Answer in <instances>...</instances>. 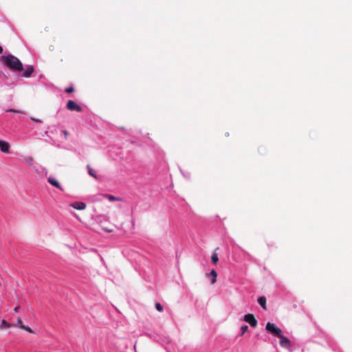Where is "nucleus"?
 Returning a JSON list of instances; mask_svg holds the SVG:
<instances>
[{
  "instance_id": "obj_1",
  "label": "nucleus",
  "mask_w": 352,
  "mask_h": 352,
  "mask_svg": "<svg viewBox=\"0 0 352 352\" xmlns=\"http://www.w3.org/2000/svg\"><path fill=\"white\" fill-rule=\"evenodd\" d=\"M3 63L6 67L14 72H21L23 71V66L20 60L13 55L3 56Z\"/></svg>"
},
{
  "instance_id": "obj_2",
  "label": "nucleus",
  "mask_w": 352,
  "mask_h": 352,
  "mask_svg": "<svg viewBox=\"0 0 352 352\" xmlns=\"http://www.w3.org/2000/svg\"><path fill=\"white\" fill-rule=\"evenodd\" d=\"M266 330L272 334L278 337L282 333V330L278 327L275 324L267 322L265 327Z\"/></svg>"
},
{
  "instance_id": "obj_3",
  "label": "nucleus",
  "mask_w": 352,
  "mask_h": 352,
  "mask_svg": "<svg viewBox=\"0 0 352 352\" xmlns=\"http://www.w3.org/2000/svg\"><path fill=\"white\" fill-rule=\"evenodd\" d=\"M244 320L249 323L252 327H256L257 326V320L254 316L252 314H248L244 316Z\"/></svg>"
},
{
  "instance_id": "obj_4",
  "label": "nucleus",
  "mask_w": 352,
  "mask_h": 352,
  "mask_svg": "<svg viewBox=\"0 0 352 352\" xmlns=\"http://www.w3.org/2000/svg\"><path fill=\"white\" fill-rule=\"evenodd\" d=\"M67 109L69 111H76L77 112H81L82 111V108L74 100H69L67 102Z\"/></svg>"
},
{
  "instance_id": "obj_5",
  "label": "nucleus",
  "mask_w": 352,
  "mask_h": 352,
  "mask_svg": "<svg viewBox=\"0 0 352 352\" xmlns=\"http://www.w3.org/2000/svg\"><path fill=\"white\" fill-rule=\"evenodd\" d=\"M280 341V345L285 349H289L290 347V340L287 337L284 336L283 333L280 334V336H278Z\"/></svg>"
},
{
  "instance_id": "obj_6",
  "label": "nucleus",
  "mask_w": 352,
  "mask_h": 352,
  "mask_svg": "<svg viewBox=\"0 0 352 352\" xmlns=\"http://www.w3.org/2000/svg\"><path fill=\"white\" fill-rule=\"evenodd\" d=\"M16 322L17 323H16V324H15L16 326L14 327H18L21 328V329H23V330H25V331H28V332H29L30 333H34L33 330L30 327L25 326L23 324L22 320H21V319L20 318H19L17 319Z\"/></svg>"
},
{
  "instance_id": "obj_7",
  "label": "nucleus",
  "mask_w": 352,
  "mask_h": 352,
  "mask_svg": "<svg viewBox=\"0 0 352 352\" xmlns=\"http://www.w3.org/2000/svg\"><path fill=\"white\" fill-rule=\"evenodd\" d=\"M10 144L8 142L0 140V150L3 153H8L10 149Z\"/></svg>"
},
{
  "instance_id": "obj_8",
  "label": "nucleus",
  "mask_w": 352,
  "mask_h": 352,
  "mask_svg": "<svg viewBox=\"0 0 352 352\" xmlns=\"http://www.w3.org/2000/svg\"><path fill=\"white\" fill-rule=\"evenodd\" d=\"M71 206L76 210H84L86 204L84 202L77 201L71 204Z\"/></svg>"
},
{
  "instance_id": "obj_9",
  "label": "nucleus",
  "mask_w": 352,
  "mask_h": 352,
  "mask_svg": "<svg viewBox=\"0 0 352 352\" xmlns=\"http://www.w3.org/2000/svg\"><path fill=\"white\" fill-rule=\"evenodd\" d=\"M34 72V67L33 66H28L24 71L22 74L23 77L28 78L31 76V74Z\"/></svg>"
},
{
  "instance_id": "obj_10",
  "label": "nucleus",
  "mask_w": 352,
  "mask_h": 352,
  "mask_svg": "<svg viewBox=\"0 0 352 352\" xmlns=\"http://www.w3.org/2000/svg\"><path fill=\"white\" fill-rule=\"evenodd\" d=\"M48 182L52 184V186H55L57 188H59L61 190H63V188L60 186L59 183L57 180H56L54 178L49 177L47 179Z\"/></svg>"
},
{
  "instance_id": "obj_11",
  "label": "nucleus",
  "mask_w": 352,
  "mask_h": 352,
  "mask_svg": "<svg viewBox=\"0 0 352 352\" xmlns=\"http://www.w3.org/2000/svg\"><path fill=\"white\" fill-rule=\"evenodd\" d=\"M266 298L265 296H261L258 299V304L261 306L263 309H267L266 306Z\"/></svg>"
},
{
  "instance_id": "obj_12",
  "label": "nucleus",
  "mask_w": 352,
  "mask_h": 352,
  "mask_svg": "<svg viewBox=\"0 0 352 352\" xmlns=\"http://www.w3.org/2000/svg\"><path fill=\"white\" fill-rule=\"evenodd\" d=\"M16 325L14 324H11L10 323H8L6 320H3L1 321V324L0 325V329H5V328H9V327H15Z\"/></svg>"
},
{
  "instance_id": "obj_13",
  "label": "nucleus",
  "mask_w": 352,
  "mask_h": 352,
  "mask_svg": "<svg viewBox=\"0 0 352 352\" xmlns=\"http://www.w3.org/2000/svg\"><path fill=\"white\" fill-rule=\"evenodd\" d=\"M110 201H122V199L121 197H115L112 195H104Z\"/></svg>"
},
{
  "instance_id": "obj_14",
  "label": "nucleus",
  "mask_w": 352,
  "mask_h": 352,
  "mask_svg": "<svg viewBox=\"0 0 352 352\" xmlns=\"http://www.w3.org/2000/svg\"><path fill=\"white\" fill-rule=\"evenodd\" d=\"M209 275L212 276V279L211 280V284L215 283L217 281V272L214 270H212Z\"/></svg>"
},
{
  "instance_id": "obj_15",
  "label": "nucleus",
  "mask_w": 352,
  "mask_h": 352,
  "mask_svg": "<svg viewBox=\"0 0 352 352\" xmlns=\"http://www.w3.org/2000/svg\"><path fill=\"white\" fill-rule=\"evenodd\" d=\"M211 259H212V262L214 264V265H217L218 261H219V257H218V254L217 252H214L211 256Z\"/></svg>"
},
{
  "instance_id": "obj_16",
  "label": "nucleus",
  "mask_w": 352,
  "mask_h": 352,
  "mask_svg": "<svg viewBox=\"0 0 352 352\" xmlns=\"http://www.w3.org/2000/svg\"><path fill=\"white\" fill-rule=\"evenodd\" d=\"M87 170H88V173H89V174L91 177H94V178L97 179V176H96V175L94 173V172L93 169L91 168V167L90 166V165H89V164H88V165L87 166Z\"/></svg>"
},
{
  "instance_id": "obj_17",
  "label": "nucleus",
  "mask_w": 352,
  "mask_h": 352,
  "mask_svg": "<svg viewBox=\"0 0 352 352\" xmlns=\"http://www.w3.org/2000/svg\"><path fill=\"white\" fill-rule=\"evenodd\" d=\"M241 335L243 336L245 332H247L248 331V325L246 324H244L241 327Z\"/></svg>"
},
{
  "instance_id": "obj_18",
  "label": "nucleus",
  "mask_w": 352,
  "mask_h": 352,
  "mask_svg": "<svg viewBox=\"0 0 352 352\" xmlns=\"http://www.w3.org/2000/svg\"><path fill=\"white\" fill-rule=\"evenodd\" d=\"M155 308L158 311H162L164 309L162 305L159 302L155 304Z\"/></svg>"
},
{
  "instance_id": "obj_19",
  "label": "nucleus",
  "mask_w": 352,
  "mask_h": 352,
  "mask_svg": "<svg viewBox=\"0 0 352 352\" xmlns=\"http://www.w3.org/2000/svg\"><path fill=\"white\" fill-rule=\"evenodd\" d=\"M74 91V89L72 87H67L65 89V91L68 94L72 93Z\"/></svg>"
},
{
  "instance_id": "obj_20",
  "label": "nucleus",
  "mask_w": 352,
  "mask_h": 352,
  "mask_svg": "<svg viewBox=\"0 0 352 352\" xmlns=\"http://www.w3.org/2000/svg\"><path fill=\"white\" fill-rule=\"evenodd\" d=\"M102 228H103V230H104L105 231H107L108 232H111L113 231L112 228L108 229V227H104V226H102Z\"/></svg>"
},
{
  "instance_id": "obj_21",
  "label": "nucleus",
  "mask_w": 352,
  "mask_h": 352,
  "mask_svg": "<svg viewBox=\"0 0 352 352\" xmlns=\"http://www.w3.org/2000/svg\"><path fill=\"white\" fill-rule=\"evenodd\" d=\"M31 120L32 121H34V122H42V120H40V119H37V118H31Z\"/></svg>"
},
{
  "instance_id": "obj_22",
  "label": "nucleus",
  "mask_w": 352,
  "mask_h": 352,
  "mask_svg": "<svg viewBox=\"0 0 352 352\" xmlns=\"http://www.w3.org/2000/svg\"><path fill=\"white\" fill-rule=\"evenodd\" d=\"M63 133L64 134V136H65V139H67V136H68V132H67V131H66V130H63Z\"/></svg>"
},
{
  "instance_id": "obj_23",
  "label": "nucleus",
  "mask_w": 352,
  "mask_h": 352,
  "mask_svg": "<svg viewBox=\"0 0 352 352\" xmlns=\"http://www.w3.org/2000/svg\"><path fill=\"white\" fill-rule=\"evenodd\" d=\"M19 309V306L16 307L14 308V312H18Z\"/></svg>"
},
{
  "instance_id": "obj_24",
  "label": "nucleus",
  "mask_w": 352,
  "mask_h": 352,
  "mask_svg": "<svg viewBox=\"0 0 352 352\" xmlns=\"http://www.w3.org/2000/svg\"><path fill=\"white\" fill-rule=\"evenodd\" d=\"M3 52V47L0 45V54H2Z\"/></svg>"
},
{
  "instance_id": "obj_25",
  "label": "nucleus",
  "mask_w": 352,
  "mask_h": 352,
  "mask_svg": "<svg viewBox=\"0 0 352 352\" xmlns=\"http://www.w3.org/2000/svg\"><path fill=\"white\" fill-rule=\"evenodd\" d=\"M9 111L16 112V111H15V110H14V109H10V110H9Z\"/></svg>"
}]
</instances>
